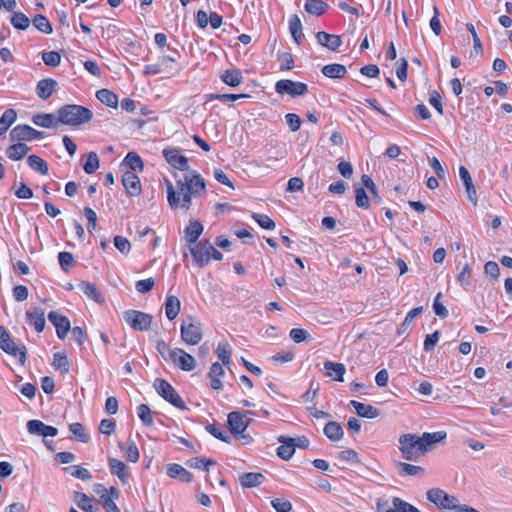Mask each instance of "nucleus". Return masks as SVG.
<instances>
[{"label": "nucleus", "instance_id": "obj_8", "mask_svg": "<svg viewBox=\"0 0 512 512\" xmlns=\"http://www.w3.org/2000/svg\"><path fill=\"white\" fill-rule=\"evenodd\" d=\"M0 348L17 358L21 364L25 363L26 348L23 345H17L3 326H0Z\"/></svg>", "mask_w": 512, "mask_h": 512}, {"label": "nucleus", "instance_id": "obj_4", "mask_svg": "<svg viewBox=\"0 0 512 512\" xmlns=\"http://www.w3.org/2000/svg\"><path fill=\"white\" fill-rule=\"evenodd\" d=\"M92 116L91 110L80 105H66L58 111V121L69 126L89 122Z\"/></svg>", "mask_w": 512, "mask_h": 512}, {"label": "nucleus", "instance_id": "obj_12", "mask_svg": "<svg viewBox=\"0 0 512 512\" xmlns=\"http://www.w3.org/2000/svg\"><path fill=\"white\" fill-rule=\"evenodd\" d=\"M275 90L280 95H290L292 97L305 95L308 87L303 82H295L289 79H282L276 82Z\"/></svg>", "mask_w": 512, "mask_h": 512}, {"label": "nucleus", "instance_id": "obj_2", "mask_svg": "<svg viewBox=\"0 0 512 512\" xmlns=\"http://www.w3.org/2000/svg\"><path fill=\"white\" fill-rule=\"evenodd\" d=\"M446 438V432H425L422 435L407 433L399 437V450L404 459L416 461L424 456L433 445Z\"/></svg>", "mask_w": 512, "mask_h": 512}, {"label": "nucleus", "instance_id": "obj_37", "mask_svg": "<svg viewBox=\"0 0 512 512\" xmlns=\"http://www.w3.org/2000/svg\"><path fill=\"white\" fill-rule=\"evenodd\" d=\"M96 96H97V99L101 103H103V104H105V105H107L109 107L115 108L118 105V98H117V96L112 91H110L108 89H101V90H99L96 93Z\"/></svg>", "mask_w": 512, "mask_h": 512}, {"label": "nucleus", "instance_id": "obj_61", "mask_svg": "<svg viewBox=\"0 0 512 512\" xmlns=\"http://www.w3.org/2000/svg\"><path fill=\"white\" fill-rule=\"evenodd\" d=\"M440 334L438 331L428 334L424 340V350L430 352L434 349L439 341Z\"/></svg>", "mask_w": 512, "mask_h": 512}, {"label": "nucleus", "instance_id": "obj_47", "mask_svg": "<svg viewBox=\"0 0 512 512\" xmlns=\"http://www.w3.org/2000/svg\"><path fill=\"white\" fill-rule=\"evenodd\" d=\"M167 476L170 477V478H177V477H179L181 479H187V478L190 477V474L181 465L169 464L167 466Z\"/></svg>", "mask_w": 512, "mask_h": 512}, {"label": "nucleus", "instance_id": "obj_58", "mask_svg": "<svg viewBox=\"0 0 512 512\" xmlns=\"http://www.w3.org/2000/svg\"><path fill=\"white\" fill-rule=\"evenodd\" d=\"M442 297V293H438L434 299L433 309L437 316L441 318H446L448 316L447 308L440 302V298Z\"/></svg>", "mask_w": 512, "mask_h": 512}, {"label": "nucleus", "instance_id": "obj_15", "mask_svg": "<svg viewBox=\"0 0 512 512\" xmlns=\"http://www.w3.org/2000/svg\"><path fill=\"white\" fill-rule=\"evenodd\" d=\"M44 133L38 131L28 125H18L14 127L10 132V138L12 141H30L33 139L43 138Z\"/></svg>", "mask_w": 512, "mask_h": 512}, {"label": "nucleus", "instance_id": "obj_49", "mask_svg": "<svg viewBox=\"0 0 512 512\" xmlns=\"http://www.w3.org/2000/svg\"><path fill=\"white\" fill-rule=\"evenodd\" d=\"M11 24L16 29L26 30L30 25V20L25 14L17 12L11 17Z\"/></svg>", "mask_w": 512, "mask_h": 512}, {"label": "nucleus", "instance_id": "obj_6", "mask_svg": "<svg viewBox=\"0 0 512 512\" xmlns=\"http://www.w3.org/2000/svg\"><path fill=\"white\" fill-rule=\"evenodd\" d=\"M94 493L99 496V502L102 504L106 512H121L115 501L119 499L120 493L118 489L111 486L109 489L101 484H96Z\"/></svg>", "mask_w": 512, "mask_h": 512}, {"label": "nucleus", "instance_id": "obj_39", "mask_svg": "<svg viewBox=\"0 0 512 512\" xmlns=\"http://www.w3.org/2000/svg\"><path fill=\"white\" fill-rule=\"evenodd\" d=\"M328 5L322 0H307L305 3V10L312 15H322Z\"/></svg>", "mask_w": 512, "mask_h": 512}, {"label": "nucleus", "instance_id": "obj_57", "mask_svg": "<svg viewBox=\"0 0 512 512\" xmlns=\"http://www.w3.org/2000/svg\"><path fill=\"white\" fill-rule=\"evenodd\" d=\"M355 200L356 205L360 208H368L369 207V199L364 190V188H356L355 189Z\"/></svg>", "mask_w": 512, "mask_h": 512}, {"label": "nucleus", "instance_id": "obj_18", "mask_svg": "<svg viewBox=\"0 0 512 512\" xmlns=\"http://www.w3.org/2000/svg\"><path fill=\"white\" fill-rule=\"evenodd\" d=\"M28 324L33 326L37 332H42L45 327V313L42 309L35 307L26 312Z\"/></svg>", "mask_w": 512, "mask_h": 512}, {"label": "nucleus", "instance_id": "obj_28", "mask_svg": "<svg viewBox=\"0 0 512 512\" xmlns=\"http://www.w3.org/2000/svg\"><path fill=\"white\" fill-rule=\"evenodd\" d=\"M180 308L181 303L178 297L174 295L167 296L165 301V314L169 320H173L178 316Z\"/></svg>", "mask_w": 512, "mask_h": 512}, {"label": "nucleus", "instance_id": "obj_21", "mask_svg": "<svg viewBox=\"0 0 512 512\" xmlns=\"http://www.w3.org/2000/svg\"><path fill=\"white\" fill-rule=\"evenodd\" d=\"M225 375L222 364L215 362L211 365L208 376L210 378V386L214 390H221L223 387L222 378Z\"/></svg>", "mask_w": 512, "mask_h": 512}, {"label": "nucleus", "instance_id": "obj_26", "mask_svg": "<svg viewBox=\"0 0 512 512\" xmlns=\"http://www.w3.org/2000/svg\"><path fill=\"white\" fill-rule=\"evenodd\" d=\"M278 442L281 444L277 448V455L283 460H289L295 453L290 437L281 435L278 437Z\"/></svg>", "mask_w": 512, "mask_h": 512}, {"label": "nucleus", "instance_id": "obj_48", "mask_svg": "<svg viewBox=\"0 0 512 512\" xmlns=\"http://www.w3.org/2000/svg\"><path fill=\"white\" fill-rule=\"evenodd\" d=\"M99 158L95 152H90L87 155L86 162L83 165V169L87 174H92L99 168Z\"/></svg>", "mask_w": 512, "mask_h": 512}, {"label": "nucleus", "instance_id": "obj_3", "mask_svg": "<svg viewBox=\"0 0 512 512\" xmlns=\"http://www.w3.org/2000/svg\"><path fill=\"white\" fill-rule=\"evenodd\" d=\"M427 499L439 510H445L448 512H480L471 506L461 504L457 497L446 493L440 488H432L428 490Z\"/></svg>", "mask_w": 512, "mask_h": 512}, {"label": "nucleus", "instance_id": "obj_38", "mask_svg": "<svg viewBox=\"0 0 512 512\" xmlns=\"http://www.w3.org/2000/svg\"><path fill=\"white\" fill-rule=\"evenodd\" d=\"M392 503L393 508L387 509L385 512H421L413 505L407 503L406 501L398 497H394Z\"/></svg>", "mask_w": 512, "mask_h": 512}, {"label": "nucleus", "instance_id": "obj_10", "mask_svg": "<svg viewBox=\"0 0 512 512\" xmlns=\"http://www.w3.org/2000/svg\"><path fill=\"white\" fill-rule=\"evenodd\" d=\"M247 414L254 415L253 412L241 413L238 411H233L228 414V417H227L228 418L227 419L228 426H229L230 431L235 436H240L242 438H245L243 433L246 431L247 427L249 426V424L251 422V418H248Z\"/></svg>", "mask_w": 512, "mask_h": 512}, {"label": "nucleus", "instance_id": "obj_9", "mask_svg": "<svg viewBox=\"0 0 512 512\" xmlns=\"http://www.w3.org/2000/svg\"><path fill=\"white\" fill-rule=\"evenodd\" d=\"M124 321L134 330L146 331L152 323V316L138 310H127L123 313Z\"/></svg>", "mask_w": 512, "mask_h": 512}, {"label": "nucleus", "instance_id": "obj_30", "mask_svg": "<svg viewBox=\"0 0 512 512\" xmlns=\"http://www.w3.org/2000/svg\"><path fill=\"white\" fill-rule=\"evenodd\" d=\"M222 81L232 87L239 86L243 81L242 72L239 69L225 70L221 74Z\"/></svg>", "mask_w": 512, "mask_h": 512}, {"label": "nucleus", "instance_id": "obj_62", "mask_svg": "<svg viewBox=\"0 0 512 512\" xmlns=\"http://www.w3.org/2000/svg\"><path fill=\"white\" fill-rule=\"evenodd\" d=\"M285 119L291 131L296 132L300 129L301 119L298 115L289 113L285 116Z\"/></svg>", "mask_w": 512, "mask_h": 512}, {"label": "nucleus", "instance_id": "obj_24", "mask_svg": "<svg viewBox=\"0 0 512 512\" xmlns=\"http://www.w3.org/2000/svg\"><path fill=\"white\" fill-rule=\"evenodd\" d=\"M324 369L326 370V375L328 377L338 382L344 381V374L346 372V369L342 363L326 361L324 363Z\"/></svg>", "mask_w": 512, "mask_h": 512}, {"label": "nucleus", "instance_id": "obj_5", "mask_svg": "<svg viewBox=\"0 0 512 512\" xmlns=\"http://www.w3.org/2000/svg\"><path fill=\"white\" fill-rule=\"evenodd\" d=\"M181 339L188 345H197L203 338L202 323L193 316L183 319L180 326Z\"/></svg>", "mask_w": 512, "mask_h": 512}, {"label": "nucleus", "instance_id": "obj_34", "mask_svg": "<svg viewBox=\"0 0 512 512\" xmlns=\"http://www.w3.org/2000/svg\"><path fill=\"white\" fill-rule=\"evenodd\" d=\"M29 151V147L24 143H17L10 146L6 154L11 160L17 161L22 159Z\"/></svg>", "mask_w": 512, "mask_h": 512}, {"label": "nucleus", "instance_id": "obj_16", "mask_svg": "<svg viewBox=\"0 0 512 512\" xmlns=\"http://www.w3.org/2000/svg\"><path fill=\"white\" fill-rule=\"evenodd\" d=\"M49 321L55 326L57 336L60 339H64L70 330L69 320L56 311H52L48 314Z\"/></svg>", "mask_w": 512, "mask_h": 512}, {"label": "nucleus", "instance_id": "obj_13", "mask_svg": "<svg viewBox=\"0 0 512 512\" xmlns=\"http://www.w3.org/2000/svg\"><path fill=\"white\" fill-rule=\"evenodd\" d=\"M169 362L187 372L194 370L196 367L195 358L181 348H173V352L170 353Z\"/></svg>", "mask_w": 512, "mask_h": 512}, {"label": "nucleus", "instance_id": "obj_64", "mask_svg": "<svg viewBox=\"0 0 512 512\" xmlns=\"http://www.w3.org/2000/svg\"><path fill=\"white\" fill-rule=\"evenodd\" d=\"M271 505L277 512H290L292 509V504L289 501H283L278 498L272 500Z\"/></svg>", "mask_w": 512, "mask_h": 512}, {"label": "nucleus", "instance_id": "obj_59", "mask_svg": "<svg viewBox=\"0 0 512 512\" xmlns=\"http://www.w3.org/2000/svg\"><path fill=\"white\" fill-rule=\"evenodd\" d=\"M206 430L213 435L214 437L229 443L230 442V436L225 432L222 431L220 428L216 427L215 425H208L206 427Z\"/></svg>", "mask_w": 512, "mask_h": 512}, {"label": "nucleus", "instance_id": "obj_45", "mask_svg": "<svg viewBox=\"0 0 512 512\" xmlns=\"http://www.w3.org/2000/svg\"><path fill=\"white\" fill-rule=\"evenodd\" d=\"M216 354L224 365L230 364L231 348L227 342H220L218 344Z\"/></svg>", "mask_w": 512, "mask_h": 512}, {"label": "nucleus", "instance_id": "obj_40", "mask_svg": "<svg viewBox=\"0 0 512 512\" xmlns=\"http://www.w3.org/2000/svg\"><path fill=\"white\" fill-rule=\"evenodd\" d=\"M289 30L290 33L297 44H300L303 33H302V24L298 16L294 15L289 20Z\"/></svg>", "mask_w": 512, "mask_h": 512}, {"label": "nucleus", "instance_id": "obj_14", "mask_svg": "<svg viewBox=\"0 0 512 512\" xmlns=\"http://www.w3.org/2000/svg\"><path fill=\"white\" fill-rule=\"evenodd\" d=\"M163 156L170 166L180 171H188V159L181 154L178 148L168 147L163 150Z\"/></svg>", "mask_w": 512, "mask_h": 512}, {"label": "nucleus", "instance_id": "obj_29", "mask_svg": "<svg viewBox=\"0 0 512 512\" xmlns=\"http://www.w3.org/2000/svg\"><path fill=\"white\" fill-rule=\"evenodd\" d=\"M79 289L83 292V294L88 297L89 299H92L93 301L97 303L104 302V298L100 291L97 289V287L90 283V282H81L79 284Z\"/></svg>", "mask_w": 512, "mask_h": 512}, {"label": "nucleus", "instance_id": "obj_56", "mask_svg": "<svg viewBox=\"0 0 512 512\" xmlns=\"http://www.w3.org/2000/svg\"><path fill=\"white\" fill-rule=\"evenodd\" d=\"M70 476L78 479H86L90 477V473L86 468L80 466H70L66 469Z\"/></svg>", "mask_w": 512, "mask_h": 512}, {"label": "nucleus", "instance_id": "obj_46", "mask_svg": "<svg viewBox=\"0 0 512 512\" xmlns=\"http://www.w3.org/2000/svg\"><path fill=\"white\" fill-rule=\"evenodd\" d=\"M33 25L39 30L41 31L42 33H45V34H51L53 29H52V26L49 22V20L41 15V14H38L34 17L33 19Z\"/></svg>", "mask_w": 512, "mask_h": 512}, {"label": "nucleus", "instance_id": "obj_35", "mask_svg": "<svg viewBox=\"0 0 512 512\" xmlns=\"http://www.w3.org/2000/svg\"><path fill=\"white\" fill-rule=\"evenodd\" d=\"M203 232V225L199 221H191L185 233L189 243H195Z\"/></svg>", "mask_w": 512, "mask_h": 512}, {"label": "nucleus", "instance_id": "obj_23", "mask_svg": "<svg viewBox=\"0 0 512 512\" xmlns=\"http://www.w3.org/2000/svg\"><path fill=\"white\" fill-rule=\"evenodd\" d=\"M316 38L319 44L332 51L338 49L342 44V39L340 36L328 34L326 32H318Z\"/></svg>", "mask_w": 512, "mask_h": 512}, {"label": "nucleus", "instance_id": "obj_33", "mask_svg": "<svg viewBox=\"0 0 512 512\" xmlns=\"http://www.w3.org/2000/svg\"><path fill=\"white\" fill-rule=\"evenodd\" d=\"M324 434L332 441H339L343 437V429L339 423L331 421L325 425Z\"/></svg>", "mask_w": 512, "mask_h": 512}, {"label": "nucleus", "instance_id": "obj_27", "mask_svg": "<svg viewBox=\"0 0 512 512\" xmlns=\"http://www.w3.org/2000/svg\"><path fill=\"white\" fill-rule=\"evenodd\" d=\"M74 502L77 506L85 512H97L98 508L93 504V498L88 497L85 493L75 491Z\"/></svg>", "mask_w": 512, "mask_h": 512}, {"label": "nucleus", "instance_id": "obj_50", "mask_svg": "<svg viewBox=\"0 0 512 512\" xmlns=\"http://www.w3.org/2000/svg\"><path fill=\"white\" fill-rule=\"evenodd\" d=\"M137 415L146 426H151L153 424L151 410L147 405H139L137 407Z\"/></svg>", "mask_w": 512, "mask_h": 512}, {"label": "nucleus", "instance_id": "obj_44", "mask_svg": "<svg viewBox=\"0 0 512 512\" xmlns=\"http://www.w3.org/2000/svg\"><path fill=\"white\" fill-rule=\"evenodd\" d=\"M110 469L113 475L120 479L127 477V466L118 459H111L109 461Z\"/></svg>", "mask_w": 512, "mask_h": 512}, {"label": "nucleus", "instance_id": "obj_7", "mask_svg": "<svg viewBox=\"0 0 512 512\" xmlns=\"http://www.w3.org/2000/svg\"><path fill=\"white\" fill-rule=\"evenodd\" d=\"M190 251L194 261L200 266L208 264L211 258L218 261L222 260L223 258L222 253L219 252L212 244L208 242H201L195 247H193Z\"/></svg>", "mask_w": 512, "mask_h": 512}, {"label": "nucleus", "instance_id": "obj_36", "mask_svg": "<svg viewBox=\"0 0 512 512\" xmlns=\"http://www.w3.org/2000/svg\"><path fill=\"white\" fill-rule=\"evenodd\" d=\"M123 163L128 166L131 171L130 172H141L143 170V162L140 156L134 152H129Z\"/></svg>", "mask_w": 512, "mask_h": 512}, {"label": "nucleus", "instance_id": "obj_43", "mask_svg": "<svg viewBox=\"0 0 512 512\" xmlns=\"http://www.w3.org/2000/svg\"><path fill=\"white\" fill-rule=\"evenodd\" d=\"M125 458L130 462H137L139 459V450L136 444L132 441H128L124 446L121 447Z\"/></svg>", "mask_w": 512, "mask_h": 512}, {"label": "nucleus", "instance_id": "obj_53", "mask_svg": "<svg viewBox=\"0 0 512 512\" xmlns=\"http://www.w3.org/2000/svg\"><path fill=\"white\" fill-rule=\"evenodd\" d=\"M69 430L71 433L81 442H87L89 440V436L85 432V429L80 423H72L69 426Z\"/></svg>", "mask_w": 512, "mask_h": 512}, {"label": "nucleus", "instance_id": "obj_42", "mask_svg": "<svg viewBox=\"0 0 512 512\" xmlns=\"http://www.w3.org/2000/svg\"><path fill=\"white\" fill-rule=\"evenodd\" d=\"M53 366L56 370L62 373H68L70 370V363L67 356L64 353L58 352L54 354Z\"/></svg>", "mask_w": 512, "mask_h": 512}, {"label": "nucleus", "instance_id": "obj_1", "mask_svg": "<svg viewBox=\"0 0 512 512\" xmlns=\"http://www.w3.org/2000/svg\"><path fill=\"white\" fill-rule=\"evenodd\" d=\"M205 182L203 177L193 171L176 182V186L171 181L166 180L167 201L169 206L174 209L188 211L192 205L193 198L200 196L205 191Z\"/></svg>", "mask_w": 512, "mask_h": 512}, {"label": "nucleus", "instance_id": "obj_20", "mask_svg": "<svg viewBox=\"0 0 512 512\" xmlns=\"http://www.w3.org/2000/svg\"><path fill=\"white\" fill-rule=\"evenodd\" d=\"M122 183L128 194L131 196L139 195L141 184L139 177L134 172H125L122 177Z\"/></svg>", "mask_w": 512, "mask_h": 512}, {"label": "nucleus", "instance_id": "obj_25", "mask_svg": "<svg viewBox=\"0 0 512 512\" xmlns=\"http://www.w3.org/2000/svg\"><path fill=\"white\" fill-rule=\"evenodd\" d=\"M350 405L355 409L360 417L374 419L379 416V411L370 404L361 403L355 400L350 401Z\"/></svg>", "mask_w": 512, "mask_h": 512}, {"label": "nucleus", "instance_id": "obj_11", "mask_svg": "<svg viewBox=\"0 0 512 512\" xmlns=\"http://www.w3.org/2000/svg\"><path fill=\"white\" fill-rule=\"evenodd\" d=\"M154 388L156 389L157 393L160 396H162L166 401H168L175 407H184L183 400L176 392V390L166 380L156 379L154 382Z\"/></svg>", "mask_w": 512, "mask_h": 512}, {"label": "nucleus", "instance_id": "obj_19", "mask_svg": "<svg viewBox=\"0 0 512 512\" xmlns=\"http://www.w3.org/2000/svg\"><path fill=\"white\" fill-rule=\"evenodd\" d=\"M396 468L400 477H425V469L421 466L398 462Z\"/></svg>", "mask_w": 512, "mask_h": 512}, {"label": "nucleus", "instance_id": "obj_52", "mask_svg": "<svg viewBox=\"0 0 512 512\" xmlns=\"http://www.w3.org/2000/svg\"><path fill=\"white\" fill-rule=\"evenodd\" d=\"M252 218L262 227L266 230H274L275 229V222L267 215L265 214H253Z\"/></svg>", "mask_w": 512, "mask_h": 512}, {"label": "nucleus", "instance_id": "obj_31", "mask_svg": "<svg viewBox=\"0 0 512 512\" xmlns=\"http://www.w3.org/2000/svg\"><path fill=\"white\" fill-rule=\"evenodd\" d=\"M322 73L328 78L337 79L344 77L347 70L344 65L334 63L323 66Z\"/></svg>", "mask_w": 512, "mask_h": 512}, {"label": "nucleus", "instance_id": "obj_32", "mask_svg": "<svg viewBox=\"0 0 512 512\" xmlns=\"http://www.w3.org/2000/svg\"><path fill=\"white\" fill-rule=\"evenodd\" d=\"M32 120L35 125L43 128H53L59 123L54 115L48 113L37 114Z\"/></svg>", "mask_w": 512, "mask_h": 512}, {"label": "nucleus", "instance_id": "obj_63", "mask_svg": "<svg viewBox=\"0 0 512 512\" xmlns=\"http://www.w3.org/2000/svg\"><path fill=\"white\" fill-rule=\"evenodd\" d=\"M154 283L152 278H147L137 281L135 287L138 292L147 293L153 288Z\"/></svg>", "mask_w": 512, "mask_h": 512}, {"label": "nucleus", "instance_id": "obj_17", "mask_svg": "<svg viewBox=\"0 0 512 512\" xmlns=\"http://www.w3.org/2000/svg\"><path fill=\"white\" fill-rule=\"evenodd\" d=\"M27 430L30 434L40 435L43 437H54L58 433V430L55 427L46 425L40 420L28 421Z\"/></svg>", "mask_w": 512, "mask_h": 512}, {"label": "nucleus", "instance_id": "obj_55", "mask_svg": "<svg viewBox=\"0 0 512 512\" xmlns=\"http://www.w3.org/2000/svg\"><path fill=\"white\" fill-rule=\"evenodd\" d=\"M471 269L468 264H465L457 276L459 284L466 288L470 285Z\"/></svg>", "mask_w": 512, "mask_h": 512}, {"label": "nucleus", "instance_id": "obj_22", "mask_svg": "<svg viewBox=\"0 0 512 512\" xmlns=\"http://www.w3.org/2000/svg\"><path fill=\"white\" fill-rule=\"evenodd\" d=\"M58 83L52 78L42 79L37 83V96L43 100L48 99L55 91Z\"/></svg>", "mask_w": 512, "mask_h": 512}, {"label": "nucleus", "instance_id": "obj_54", "mask_svg": "<svg viewBox=\"0 0 512 512\" xmlns=\"http://www.w3.org/2000/svg\"><path fill=\"white\" fill-rule=\"evenodd\" d=\"M114 246L122 253L128 254L131 250V244L129 240L123 236L114 237Z\"/></svg>", "mask_w": 512, "mask_h": 512}, {"label": "nucleus", "instance_id": "obj_41", "mask_svg": "<svg viewBox=\"0 0 512 512\" xmlns=\"http://www.w3.org/2000/svg\"><path fill=\"white\" fill-rule=\"evenodd\" d=\"M27 162L32 170L42 175H46L48 173V166L42 158L36 155H30L27 159Z\"/></svg>", "mask_w": 512, "mask_h": 512}, {"label": "nucleus", "instance_id": "obj_51", "mask_svg": "<svg viewBox=\"0 0 512 512\" xmlns=\"http://www.w3.org/2000/svg\"><path fill=\"white\" fill-rule=\"evenodd\" d=\"M42 59L47 66L57 67L60 65L61 55L57 51L43 52Z\"/></svg>", "mask_w": 512, "mask_h": 512}, {"label": "nucleus", "instance_id": "obj_60", "mask_svg": "<svg viewBox=\"0 0 512 512\" xmlns=\"http://www.w3.org/2000/svg\"><path fill=\"white\" fill-rule=\"evenodd\" d=\"M422 310V307H416L409 311L401 325V330L404 331L407 327H409L413 320L422 313Z\"/></svg>", "mask_w": 512, "mask_h": 512}]
</instances>
